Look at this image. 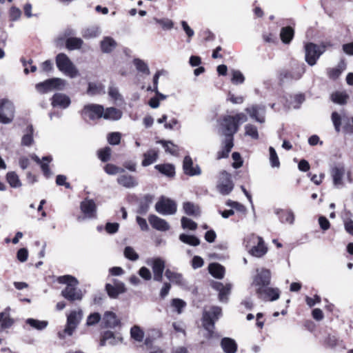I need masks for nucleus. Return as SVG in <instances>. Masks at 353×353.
<instances>
[{
	"instance_id": "obj_10",
	"label": "nucleus",
	"mask_w": 353,
	"mask_h": 353,
	"mask_svg": "<svg viewBox=\"0 0 353 353\" xmlns=\"http://www.w3.org/2000/svg\"><path fill=\"white\" fill-rule=\"evenodd\" d=\"M81 211L83 216H79L77 219L79 221L84 219H92L97 218V205L92 199H85L81 201L80 205Z\"/></svg>"
},
{
	"instance_id": "obj_35",
	"label": "nucleus",
	"mask_w": 353,
	"mask_h": 353,
	"mask_svg": "<svg viewBox=\"0 0 353 353\" xmlns=\"http://www.w3.org/2000/svg\"><path fill=\"white\" fill-rule=\"evenodd\" d=\"M10 308L8 307L5 311L0 313V327L6 329L11 327L14 323L13 320L10 317Z\"/></svg>"
},
{
	"instance_id": "obj_41",
	"label": "nucleus",
	"mask_w": 353,
	"mask_h": 353,
	"mask_svg": "<svg viewBox=\"0 0 353 353\" xmlns=\"http://www.w3.org/2000/svg\"><path fill=\"white\" fill-rule=\"evenodd\" d=\"M185 213L189 216H199L200 214L199 208L192 202H185L183 205Z\"/></svg>"
},
{
	"instance_id": "obj_56",
	"label": "nucleus",
	"mask_w": 353,
	"mask_h": 353,
	"mask_svg": "<svg viewBox=\"0 0 353 353\" xmlns=\"http://www.w3.org/2000/svg\"><path fill=\"white\" fill-rule=\"evenodd\" d=\"M342 125H343L344 130L346 132L352 133L353 132V123L352 118L350 119L345 114H342Z\"/></svg>"
},
{
	"instance_id": "obj_31",
	"label": "nucleus",
	"mask_w": 353,
	"mask_h": 353,
	"mask_svg": "<svg viewBox=\"0 0 353 353\" xmlns=\"http://www.w3.org/2000/svg\"><path fill=\"white\" fill-rule=\"evenodd\" d=\"M208 270L210 274L214 278L221 279L224 276L225 268L219 263H210L208 266Z\"/></svg>"
},
{
	"instance_id": "obj_34",
	"label": "nucleus",
	"mask_w": 353,
	"mask_h": 353,
	"mask_svg": "<svg viewBox=\"0 0 353 353\" xmlns=\"http://www.w3.org/2000/svg\"><path fill=\"white\" fill-rule=\"evenodd\" d=\"M158 158V152L154 149H150L143 154V160L142 161V165L144 167L148 166L154 163Z\"/></svg>"
},
{
	"instance_id": "obj_39",
	"label": "nucleus",
	"mask_w": 353,
	"mask_h": 353,
	"mask_svg": "<svg viewBox=\"0 0 353 353\" xmlns=\"http://www.w3.org/2000/svg\"><path fill=\"white\" fill-rule=\"evenodd\" d=\"M83 43V41L78 37H68L65 41V46L69 50H79Z\"/></svg>"
},
{
	"instance_id": "obj_21",
	"label": "nucleus",
	"mask_w": 353,
	"mask_h": 353,
	"mask_svg": "<svg viewBox=\"0 0 353 353\" xmlns=\"http://www.w3.org/2000/svg\"><path fill=\"white\" fill-rule=\"evenodd\" d=\"M345 174V168L342 165L334 166L331 169V176L334 186L341 188L343 186V178Z\"/></svg>"
},
{
	"instance_id": "obj_27",
	"label": "nucleus",
	"mask_w": 353,
	"mask_h": 353,
	"mask_svg": "<svg viewBox=\"0 0 353 353\" xmlns=\"http://www.w3.org/2000/svg\"><path fill=\"white\" fill-rule=\"evenodd\" d=\"M117 183L126 188H132L138 185L135 178L129 174L119 176L117 178Z\"/></svg>"
},
{
	"instance_id": "obj_49",
	"label": "nucleus",
	"mask_w": 353,
	"mask_h": 353,
	"mask_svg": "<svg viewBox=\"0 0 353 353\" xmlns=\"http://www.w3.org/2000/svg\"><path fill=\"white\" fill-rule=\"evenodd\" d=\"M245 135L251 137L252 139L257 140L259 137L257 128L250 123L245 125Z\"/></svg>"
},
{
	"instance_id": "obj_9",
	"label": "nucleus",
	"mask_w": 353,
	"mask_h": 353,
	"mask_svg": "<svg viewBox=\"0 0 353 353\" xmlns=\"http://www.w3.org/2000/svg\"><path fill=\"white\" fill-rule=\"evenodd\" d=\"M176 210V203L173 200L163 196L155 204V210L162 215L174 214Z\"/></svg>"
},
{
	"instance_id": "obj_32",
	"label": "nucleus",
	"mask_w": 353,
	"mask_h": 353,
	"mask_svg": "<svg viewBox=\"0 0 353 353\" xmlns=\"http://www.w3.org/2000/svg\"><path fill=\"white\" fill-rule=\"evenodd\" d=\"M103 322L107 327H114L119 323L117 315L112 312H105L103 317Z\"/></svg>"
},
{
	"instance_id": "obj_38",
	"label": "nucleus",
	"mask_w": 353,
	"mask_h": 353,
	"mask_svg": "<svg viewBox=\"0 0 353 353\" xmlns=\"http://www.w3.org/2000/svg\"><path fill=\"white\" fill-rule=\"evenodd\" d=\"M26 323L30 325L32 328L41 331L46 329L48 325L47 321H40L35 319L29 318L26 320Z\"/></svg>"
},
{
	"instance_id": "obj_17",
	"label": "nucleus",
	"mask_w": 353,
	"mask_h": 353,
	"mask_svg": "<svg viewBox=\"0 0 353 353\" xmlns=\"http://www.w3.org/2000/svg\"><path fill=\"white\" fill-rule=\"evenodd\" d=\"M245 111L250 117L256 121L263 123L265 121L266 108L264 105H253L250 108H245Z\"/></svg>"
},
{
	"instance_id": "obj_18",
	"label": "nucleus",
	"mask_w": 353,
	"mask_h": 353,
	"mask_svg": "<svg viewBox=\"0 0 353 353\" xmlns=\"http://www.w3.org/2000/svg\"><path fill=\"white\" fill-rule=\"evenodd\" d=\"M183 170L185 174L193 176H199L201 174V170L198 164H194L192 159L187 155L183 161Z\"/></svg>"
},
{
	"instance_id": "obj_20",
	"label": "nucleus",
	"mask_w": 353,
	"mask_h": 353,
	"mask_svg": "<svg viewBox=\"0 0 353 353\" xmlns=\"http://www.w3.org/2000/svg\"><path fill=\"white\" fill-rule=\"evenodd\" d=\"M252 239L253 241H257V245L253 246L250 250V254L256 257H261L265 255L268 251V248L265 246L263 239L254 234L252 235Z\"/></svg>"
},
{
	"instance_id": "obj_24",
	"label": "nucleus",
	"mask_w": 353,
	"mask_h": 353,
	"mask_svg": "<svg viewBox=\"0 0 353 353\" xmlns=\"http://www.w3.org/2000/svg\"><path fill=\"white\" fill-rule=\"evenodd\" d=\"M70 103L69 97L62 93H56L52 98V105L53 107H59L65 109L70 105Z\"/></svg>"
},
{
	"instance_id": "obj_8",
	"label": "nucleus",
	"mask_w": 353,
	"mask_h": 353,
	"mask_svg": "<svg viewBox=\"0 0 353 353\" xmlns=\"http://www.w3.org/2000/svg\"><path fill=\"white\" fill-rule=\"evenodd\" d=\"M146 263L151 267L153 272V279L161 282L163 280V274L165 267V261L161 257L149 258Z\"/></svg>"
},
{
	"instance_id": "obj_29",
	"label": "nucleus",
	"mask_w": 353,
	"mask_h": 353,
	"mask_svg": "<svg viewBox=\"0 0 353 353\" xmlns=\"http://www.w3.org/2000/svg\"><path fill=\"white\" fill-rule=\"evenodd\" d=\"M165 276L172 283L178 285H184L185 282L183 275L180 273L173 272L170 269H167L165 272Z\"/></svg>"
},
{
	"instance_id": "obj_30",
	"label": "nucleus",
	"mask_w": 353,
	"mask_h": 353,
	"mask_svg": "<svg viewBox=\"0 0 353 353\" xmlns=\"http://www.w3.org/2000/svg\"><path fill=\"white\" fill-rule=\"evenodd\" d=\"M233 146V138H225L222 150L217 153V159H221L228 157Z\"/></svg>"
},
{
	"instance_id": "obj_59",
	"label": "nucleus",
	"mask_w": 353,
	"mask_h": 353,
	"mask_svg": "<svg viewBox=\"0 0 353 353\" xmlns=\"http://www.w3.org/2000/svg\"><path fill=\"white\" fill-rule=\"evenodd\" d=\"M331 117L335 130L337 132H339L341 130V126L342 125V115L339 114L336 112H332Z\"/></svg>"
},
{
	"instance_id": "obj_62",
	"label": "nucleus",
	"mask_w": 353,
	"mask_h": 353,
	"mask_svg": "<svg viewBox=\"0 0 353 353\" xmlns=\"http://www.w3.org/2000/svg\"><path fill=\"white\" fill-rule=\"evenodd\" d=\"M270 161L272 167H279L280 165L279 160L277 156V154L274 148L270 147Z\"/></svg>"
},
{
	"instance_id": "obj_5",
	"label": "nucleus",
	"mask_w": 353,
	"mask_h": 353,
	"mask_svg": "<svg viewBox=\"0 0 353 353\" xmlns=\"http://www.w3.org/2000/svg\"><path fill=\"white\" fill-rule=\"evenodd\" d=\"M83 317L82 310L72 311L67 316V323L65 329L62 332H59L58 335L60 339H64L65 335L72 336L74 331L77 327Z\"/></svg>"
},
{
	"instance_id": "obj_43",
	"label": "nucleus",
	"mask_w": 353,
	"mask_h": 353,
	"mask_svg": "<svg viewBox=\"0 0 353 353\" xmlns=\"http://www.w3.org/2000/svg\"><path fill=\"white\" fill-rule=\"evenodd\" d=\"M159 172L168 176H173L175 174V169L172 164H161L155 165Z\"/></svg>"
},
{
	"instance_id": "obj_53",
	"label": "nucleus",
	"mask_w": 353,
	"mask_h": 353,
	"mask_svg": "<svg viewBox=\"0 0 353 353\" xmlns=\"http://www.w3.org/2000/svg\"><path fill=\"white\" fill-rule=\"evenodd\" d=\"M230 72L232 74L231 81L233 84H242L244 82L245 77L241 71L232 70Z\"/></svg>"
},
{
	"instance_id": "obj_12",
	"label": "nucleus",
	"mask_w": 353,
	"mask_h": 353,
	"mask_svg": "<svg viewBox=\"0 0 353 353\" xmlns=\"http://www.w3.org/2000/svg\"><path fill=\"white\" fill-rule=\"evenodd\" d=\"M305 72V65L303 63L298 64L290 70L281 73V80L285 81H297L301 78Z\"/></svg>"
},
{
	"instance_id": "obj_60",
	"label": "nucleus",
	"mask_w": 353,
	"mask_h": 353,
	"mask_svg": "<svg viewBox=\"0 0 353 353\" xmlns=\"http://www.w3.org/2000/svg\"><path fill=\"white\" fill-rule=\"evenodd\" d=\"M124 256L130 261H137L139 259V254L135 252L134 248L130 246L125 247L124 250Z\"/></svg>"
},
{
	"instance_id": "obj_44",
	"label": "nucleus",
	"mask_w": 353,
	"mask_h": 353,
	"mask_svg": "<svg viewBox=\"0 0 353 353\" xmlns=\"http://www.w3.org/2000/svg\"><path fill=\"white\" fill-rule=\"evenodd\" d=\"M33 133L34 128L32 125H29L26 128V133L21 139V145L25 146H30L33 143Z\"/></svg>"
},
{
	"instance_id": "obj_7",
	"label": "nucleus",
	"mask_w": 353,
	"mask_h": 353,
	"mask_svg": "<svg viewBox=\"0 0 353 353\" xmlns=\"http://www.w3.org/2000/svg\"><path fill=\"white\" fill-rule=\"evenodd\" d=\"M65 84L64 79L52 78L37 83L35 88L40 93H46L53 90H63Z\"/></svg>"
},
{
	"instance_id": "obj_45",
	"label": "nucleus",
	"mask_w": 353,
	"mask_h": 353,
	"mask_svg": "<svg viewBox=\"0 0 353 353\" xmlns=\"http://www.w3.org/2000/svg\"><path fill=\"white\" fill-rule=\"evenodd\" d=\"M280 37L284 43H289L294 37V30L289 26L283 28L281 30Z\"/></svg>"
},
{
	"instance_id": "obj_6",
	"label": "nucleus",
	"mask_w": 353,
	"mask_h": 353,
	"mask_svg": "<svg viewBox=\"0 0 353 353\" xmlns=\"http://www.w3.org/2000/svg\"><path fill=\"white\" fill-rule=\"evenodd\" d=\"M15 108L13 103L7 99L0 100V123L9 124L14 118Z\"/></svg>"
},
{
	"instance_id": "obj_58",
	"label": "nucleus",
	"mask_w": 353,
	"mask_h": 353,
	"mask_svg": "<svg viewBox=\"0 0 353 353\" xmlns=\"http://www.w3.org/2000/svg\"><path fill=\"white\" fill-rule=\"evenodd\" d=\"M105 172L110 175H114L120 172H124L123 168H121L114 164L108 163L104 167Z\"/></svg>"
},
{
	"instance_id": "obj_48",
	"label": "nucleus",
	"mask_w": 353,
	"mask_h": 353,
	"mask_svg": "<svg viewBox=\"0 0 353 353\" xmlns=\"http://www.w3.org/2000/svg\"><path fill=\"white\" fill-rule=\"evenodd\" d=\"M326 344L332 349H334L336 347H339L342 350L345 349V345L343 341L338 339L335 336H329L326 339Z\"/></svg>"
},
{
	"instance_id": "obj_19",
	"label": "nucleus",
	"mask_w": 353,
	"mask_h": 353,
	"mask_svg": "<svg viewBox=\"0 0 353 353\" xmlns=\"http://www.w3.org/2000/svg\"><path fill=\"white\" fill-rule=\"evenodd\" d=\"M105 290L108 296L112 299L117 298L119 294L126 291L125 284L117 279H114L112 284L107 283L105 285Z\"/></svg>"
},
{
	"instance_id": "obj_22",
	"label": "nucleus",
	"mask_w": 353,
	"mask_h": 353,
	"mask_svg": "<svg viewBox=\"0 0 353 353\" xmlns=\"http://www.w3.org/2000/svg\"><path fill=\"white\" fill-rule=\"evenodd\" d=\"M148 221L151 226L157 230L165 232L170 230V226L169 223L165 219L157 215L150 214L148 217Z\"/></svg>"
},
{
	"instance_id": "obj_2",
	"label": "nucleus",
	"mask_w": 353,
	"mask_h": 353,
	"mask_svg": "<svg viewBox=\"0 0 353 353\" xmlns=\"http://www.w3.org/2000/svg\"><path fill=\"white\" fill-rule=\"evenodd\" d=\"M247 120V116L243 113H238L234 116H224L220 123L221 132L225 138H233L239 130V125Z\"/></svg>"
},
{
	"instance_id": "obj_26",
	"label": "nucleus",
	"mask_w": 353,
	"mask_h": 353,
	"mask_svg": "<svg viewBox=\"0 0 353 353\" xmlns=\"http://www.w3.org/2000/svg\"><path fill=\"white\" fill-rule=\"evenodd\" d=\"M221 347L225 353H236L238 347L236 341L229 337L221 339Z\"/></svg>"
},
{
	"instance_id": "obj_36",
	"label": "nucleus",
	"mask_w": 353,
	"mask_h": 353,
	"mask_svg": "<svg viewBox=\"0 0 353 353\" xmlns=\"http://www.w3.org/2000/svg\"><path fill=\"white\" fill-rule=\"evenodd\" d=\"M152 196L150 194L145 195L140 201L137 212L139 214H145L148 211L150 203L152 201Z\"/></svg>"
},
{
	"instance_id": "obj_28",
	"label": "nucleus",
	"mask_w": 353,
	"mask_h": 353,
	"mask_svg": "<svg viewBox=\"0 0 353 353\" xmlns=\"http://www.w3.org/2000/svg\"><path fill=\"white\" fill-rule=\"evenodd\" d=\"M122 114L120 110L111 107L104 109L103 118L106 120L117 121L121 118Z\"/></svg>"
},
{
	"instance_id": "obj_42",
	"label": "nucleus",
	"mask_w": 353,
	"mask_h": 353,
	"mask_svg": "<svg viewBox=\"0 0 353 353\" xmlns=\"http://www.w3.org/2000/svg\"><path fill=\"white\" fill-rule=\"evenodd\" d=\"M117 343V340L114 337V333L111 331H106L103 333L102 338L100 341V345L105 346L106 345H114Z\"/></svg>"
},
{
	"instance_id": "obj_47",
	"label": "nucleus",
	"mask_w": 353,
	"mask_h": 353,
	"mask_svg": "<svg viewBox=\"0 0 353 353\" xmlns=\"http://www.w3.org/2000/svg\"><path fill=\"white\" fill-rule=\"evenodd\" d=\"M162 144L166 152L172 155H177L179 153V147L174 145L172 141L161 140L159 141Z\"/></svg>"
},
{
	"instance_id": "obj_25",
	"label": "nucleus",
	"mask_w": 353,
	"mask_h": 353,
	"mask_svg": "<svg viewBox=\"0 0 353 353\" xmlns=\"http://www.w3.org/2000/svg\"><path fill=\"white\" fill-rule=\"evenodd\" d=\"M275 214L278 216L279 221L282 223H288L292 225L294 222V214L291 210H283L276 208L274 210Z\"/></svg>"
},
{
	"instance_id": "obj_37",
	"label": "nucleus",
	"mask_w": 353,
	"mask_h": 353,
	"mask_svg": "<svg viewBox=\"0 0 353 353\" xmlns=\"http://www.w3.org/2000/svg\"><path fill=\"white\" fill-rule=\"evenodd\" d=\"M117 46L116 41L110 37H105L101 42V50L105 53L112 52Z\"/></svg>"
},
{
	"instance_id": "obj_61",
	"label": "nucleus",
	"mask_w": 353,
	"mask_h": 353,
	"mask_svg": "<svg viewBox=\"0 0 353 353\" xmlns=\"http://www.w3.org/2000/svg\"><path fill=\"white\" fill-rule=\"evenodd\" d=\"M99 158L103 162H106L110 159L111 149L109 147H105L101 149L98 152Z\"/></svg>"
},
{
	"instance_id": "obj_51",
	"label": "nucleus",
	"mask_w": 353,
	"mask_h": 353,
	"mask_svg": "<svg viewBox=\"0 0 353 353\" xmlns=\"http://www.w3.org/2000/svg\"><path fill=\"white\" fill-rule=\"evenodd\" d=\"M131 337L137 341L141 342L144 337V332L138 325H134L130 330Z\"/></svg>"
},
{
	"instance_id": "obj_52",
	"label": "nucleus",
	"mask_w": 353,
	"mask_h": 353,
	"mask_svg": "<svg viewBox=\"0 0 353 353\" xmlns=\"http://www.w3.org/2000/svg\"><path fill=\"white\" fill-rule=\"evenodd\" d=\"M333 102L338 104H345L347 102L348 96L346 93L343 92H336L331 96Z\"/></svg>"
},
{
	"instance_id": "obj_64",
	"label": "nucleus",
	"mask_w": 353,
	"mask_h": 353,
	"mask_svg": "<svg viewBox=\"0 0 353 353\" xmlns=\"http://www.w3.org/2000/svg\"><path fill=\"white\" fill-rule=\"evenodd\" d=\"M343 69L344 68L341 65H339L334 68H330L327 70V75L330 79H336L341 75Z\"/></svg>"
},
{
	"instance_id": "obj_46",
	"label": "nucleus",
	"mask_w": 353,
	"mask_h": 353,
	"mask_svg": "<svg viewBox=\"0 0 353 353\" xmlns=\"http://www.w3.org/2000/svg\"><path fill=\"white\" fill-rule=\"evenodd\" d=\"M52 160V158L51 156L43 157L42 158V162L40 164L41 170L46 178L50 177L52 174V172L50 171L48 167V163H50Z\"/></svg>"
},
{
	"instance_id": "obj_54",
	"label": "nucleus",
	"mask_w": 353,
	"mask_h": 353,
	"mask_svg": "<svg viewBox=\"0 0 353 353\" xmlns=\"http://www.w3.org/2000/svg\"><path fill=\"white\" fill-rule=\"evenodd\" d=\"M6 179L11 187L19 188L21 186L19 176L14 172H8L6 175Z\"/></svg>"
},
{
	"instance_id": "obj_14",
	"label": "nucleus",
	"mask_w": 353,
	"mask_h": 353,
	"mask_svg": "<svg viewBox=\"0 0 353 353\" xmlns=\"http://www.w3.org/2000/svg\"><path fill=\"white\" fill-rule=\"evenodd\" d=\"M234 184L231 179V175L225 171H223L219 177L217 189L223 195L229 194L233 190Z\"/></svg>"
},
{
	"instance_id": "obj_13",
	"label": "nucleus",
	"mask_w": 353,
	"mask_h": 353,
	"mask_svg": "<svg viewBox=\"0 0 353 353\" xmlns=\"http://www.w3.org/2000/svg\"><path fill=\"white\" fill-rule=\"evenodd\" d=\"M305 61L311 66L314 65L322 54L323 51L321 48L312 43H307L305 46Z\"/></svg>"
},
{
	"instance_id": "obj_23",
	"label": "nucleus",
	"mask_w": 353,
	"mask_h": 353,
	"mask_svg": "<svg viewBox=\"0 0 353 353\" xmlns=\"http://www.w3.org/2000/svg\"><path fill=\"white\" fill-rule=\"evenodd\" d=\"M212 287L219 292V301L221 302H227L232 288L231 284L224 285L221 282H214Z\"/></svg>"
},
{
	"instance_id": "obj_4",
	"label": "nucleus",
	"mask_w": 353,
	"mask_h": 353,
	"mask_svg": "<svg viewBox=\"0 0 353 353\" xmlns=\"http://www.w3.org/2000/svg\"><path fill=\"white\" fill-rule=\"evenodd\" d=\"M58 69L65 75L74 78L79 75V71L70 58L64 53H59L56 57Z\"/></svg>"
},
{
	"instance_id": "obj_11",
	"label": "nucleus",
	"mask_w": 353,
	"mask_h": 353,
	"mask_svg": "<svg viewBox=\"0 0 353 353\" xmlns=\"http://www.w3.org/2000/svg\"><path fill=\"white\" fill-rule=\"evenodd\" d=\"M103 106L94 103L85 105L81 111V115L84 119L89 118L91 120L103 118Z\"/></svg>"
},
{
	"instance_id": "obj_15",
	"label": "nucleus",
	"mask_w": 353,
	"mask_h": 353,
	"mask_svg": "<svg viewBox=\"0 0 353 353\" xmlns=\"http://www.w3.org/2000/svg\"><path fill=\"white\" fill-rule=\"evenodd\" d=\"M271 281V272L268 269L256 270V274L253 279L252 285L257 288L268 286Z\"/></svg>"
},
{
	"instance_id": "obj_57",
	"label": "nucleus",
	"mask_w": 353,
	"mask_h": 353,
	"mask_svg": "<svg viewBox=\"0 0 353 353\" xmlns=\"http://www.w3.org/2000/svg\"><path fill=\"white\" fill-rule=\"evenodd\" d=\"M181 226L183 229H189L190 230H195L197 228L196 223L189 218L183 216L181 218Z\"/></svg>"
},
{
	"instance_id": "obj_16",
	"label": "nucleus",
	"mask_w": 353,
	"mask_h": 353,
	"mask_svg": "<svg viewBox=\"0 0 353 353\" xmlns=\"http://www.w3.org/2000/svg\"><path fill=\"white\" fill-rule=\"evenodd\" d=\"M256 293L259 299L264 301H276L280 296L278 288H269L268 286L257 288Z\"/></svg>"
},
{
	"instance_id": "obj_40",
	"label": "nucleus",
	"mask_w": 353,
	"mask_h": 353,
	"mask_svg": "<svg viewBox=\"0 0 353 353\" xmlns=\"http://www.w3.org/2000/svg\"><path fill=\"white\" fill-rule=\"evenodd\" d=\"M179 239L181 242L192 246H197L201 243L200 239L194 235L181 234Z\"/></svg>"
},
{
	"instance_id": "obj_33",
	"label": "nucleus",
	"mask_w": 353,
	"mask_h": 353,
	"mask_svg": "<svg viewBox=\"0 0 353 353\" xmlns=\"http://www.w3.org/2000/svg\"><path fill=\"white\" fill-rule=\"evenodd\" d=\"M305 101V96L303 94H297L290 97V101L285 105L288 108L299 109Z\"/></svg>"
},
{
	"instance_id": "obj_1",
	"label": "nucleus",
	"mask_w": 353,
	"mask_h": 353,
	"mask_svg": "<svg viewBox=\"0 0 353 353\" xmlns=\"http://www.w3.org/2000/svg\"><path fill=\"white\" fill-rule=\"evenodd\" d=\"M59 283L65 284L66 287L61 292V295L70 301H81L83 297L82 290L77 288L78 280L71 275L60 276L57 278Z\"/></svg>"
},
{
	"instance_id": "obj_3",
	"label": "nucleus",
	"mask_w": 353,
	"mask_h": 353,
	"mask_svg": "<svg viewBox=\"0 0 353 353\" xmlns=\"http://www.w3.org/2000/svg\"><path fill=\"white\" fill-rule=\"evenodd\" d=\"M222 315L221 308L218 306H212L209 311H204L203 314V326L208 332L207 336L210 339L214 336V323Z\"/></svg>"
},
{
	"instance_id": "obj_55",
	"label": "nucleus",
	"mask_w": 353,
	"mask_h": 353,
	"mask_svg": "<svg viewBox=\"0 0 353 353\" xmlns=\"http://www.w3.org/2000/svg\"><path fill=\"white\" fill-rule=\"evenodd\" d=\"M100 32L98 28L91 27L86 28L82 31V36L85 39H92L97 37L99 34Z\"/></svg>"
},
{
	"instance_id": "obj_50",
	"label": "nucleus",
	"mask_w": 353,
	"mask_h": 353,
	"mask_svg": "<svg viewBox=\"0 0 353 353\" xmlns=\"http://www.w3.org/2000/svg\"><path fill=\"white\" fill-rule=\"evenodd\" d=\"M133 63L139 72L145 74H150L148 65L144 61L137 58L133 60Z\"/></svg>"
},
{
	"instance_id": "obj_63",
	"label": "nucleus",
	"mask_w": 353,
	"mask_h": 353,
	"mask_svg": "<svg viewBox=\"0 0 353 353\" xmlns=\"http://www.w3.org/2000/svg\"><path fill=\"white\" fill-rule=\"evenodd\" d=\"M101 317L99 313L94 312L90 314L87 319L86 325L88 326L94 325L99 322Z\"/></svg>"
}]
</instances>
